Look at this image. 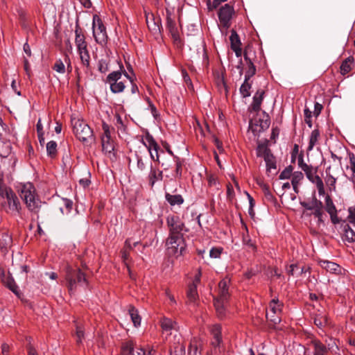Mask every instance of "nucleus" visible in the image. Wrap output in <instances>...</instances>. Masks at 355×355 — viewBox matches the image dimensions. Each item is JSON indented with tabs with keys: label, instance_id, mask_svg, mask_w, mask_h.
Instances as JSON below:
<instances>
[{
	"label": "nucleus",
	"instance_id": "nucleus-63",
	"mask_svg": "<svg viewBox=\"0 0 355 355\" xmlns=\"http://www.w3.org/2000/svg\"><path fill=\"white\" fill-rule=\"evenodd\" d=\"M84 334L83 331L80 327H77L76 329V337H77V343H80L82 342V338H83Z\"/></svg>",
	"mask_w": 355,
	"mask_h": 355
},
{
	"label": "nucleus",
	"instance_id": "nucleus-20",
	"mask_svg": "<svg viewBox=\"0 0 355 355\" xmlns=\"http://www.w3.org/2000/svg\"><path fill=\"white\" fill-rule=\"evenodd\" d=\"M231 49L235 52L237 58H240L242 55L241 42L239 35L234 30H232L230 37Z\"/></svg>",
	"mask_w": 355,
	"mask_h": 355
},
{
	"label": "nucleus",
	"instance_id": "nucleus-26",
	"mask_svg": "<svg viewBox=\"0 0 355 355\" xmlns=\"http://www.w3.org/2000/svg\"><path fill=\"white\" fill-rule=\"evenodd\" d=\"M312 345L313 347V355H325L328 352L329 348L318 340H313Z\"/></svg>",
	"mask_w": 355,
	"mask_h": 355
},
{
	"label": "nucleus",
	"instance_id": "nucleus-28",
	"mask_svg": "<svg viewBox=\"0 0 355 355\" xmlns=\"http://www.w3.org/2000/svg\"><path fill=\"white\" fill-rule=\"evenodd\" d=\"M283 304L278 299H273L270 301L266 311L270 313L281 314Z\"/></svg>",
	"mask_w": 355,
	"mask_h": 355
},
{
	"label": "nucleus",
	"instance_id": "nucleus-36",
	"mask_svg": "<svg viewBox=\"0 0 355 355\" xmlns=\"http://www.w3.org/2000/svg\"><path fill=\"white\" fill-rule=\"evenodd\" d=\"M320 137V132L318 130L315 129L312 130L310 138H309V146L307 148L308 151H311L313 150V147L315 146L318 141V138Z\"/></svg>",
	"mask_w": 355,
	"mask_h": 355
},
{
	"label": "nucleus",
	"instance_id": "nucleus-57",
	"mask_svg": "<svg viewBox=\"0 0 355 355\" xmlns=\"http://www.w3.org/2000/svg\"><path fill=\"white\" fill-rule=\"evenodd\" d=\"M349 168L354 175L355 173V155L354 153L349 154Z\"/></svg>",
	"mask_w": 355,
	"mask_h": 355
},
{
	"label": "nucleus",
	"instance_id": "nucleus-50",
	"mask_svg": "<svg viewBox=\"0 0 355 355\" xmlns=\"http://www.w3.org/2000/svg\"><path fill=\"white\" fill-rule=\"evenodd\" d=\"M98 69L100 72L106 73L109 69L107 61L104 59L100 60L98 63Z\"/></svg>",
	"mask_w": 355,
	"mask_h": 355
},
{
	"label": "nucleus",
	"instance_id": "nucleus-22",
	"mask_svg": "<svg viewBox=\"0 0 355 355\" xmlns=\"http://www.w3.org/2000/svg\"><path fill=\"white\" fill-rule=\"evenodd\" d=\"M320 266L325 269L327 272L338 274L341 271L340 266L334 262H331L327 260H320L319 261Z\"/></svg>",
	"mask_w": 355,
	"mask_h": 355
},
{
	"label": "nucleus",
	"instance_id": "nucleus-14",
	"mask_svg": "<svg viewBox=\"0 0 355 355\" xmlns=\"http://www.w3.org/2000/svg\"><path fill=\"white\" fill-rule=\"evenodd\" d=\"M234 10L233 6L227 3L221 7L218 11V18L220 24L226 28H228L231 25V19Z\"/></svg>",
	"mask_w": 355,
	"mask_h": 355
},
{
	"label": "nucleus",
	"instance_id": "nucleus-48",
	"mask_svg": "<svg viewBox=\"0 0 355 355\" xmlns=\"http://www.w3.org/2000/svg\"><path fill=\"white\" fill-rule=\"evenodd\" d=\"M266 318L268 320L271 321L274 324H277L280 322L281 318L279 314L270 313L266 311Z\"/></svg>",
	"mask_w": 355,
	"mask_h": 355
},
{
	"label": "nucleus",
	"instance_id": "nucleus-38",
	"mask_svg": "<svg viewBox=\"0 0 355 355\" xmlns=\"http://www.w3.org/2000/svg\"><path fill=\"white\" fill-rule=\"evenodd\" d=\"M103 150L105 153H111L114 150L113 141L110 138L101 139Z\"/></svg>",
	"mask_w": 355,
	"mask_h": 355
},
{
	"label": "nucleus",
	"instance_id": "nucleus-9",
	"mask_svg": "<svg viewBox=\"0 0 355 355\" xmlns=\"http://www.w3.org/2000/svg\"><path fill=\"white\" fill-rule=\"evenodd\" d=\"M168 253L175 256L182 254L184 250L183 236H169L166 243Z\"/></svg>",
	"mask_w": 355,
	"mask_h": 355
},
{
	"label": "nucleus",
	"instance_id": "nucleus-46",
	"mask_svg": "<svg viewBox=\"0 0 355 355\" xmlns=\"http://www.w3.org/2000/svg\"><path fill=\"white\" fill-rule=\"evenodd\" d=\"M176 324L169 318H164L162 321V327L164 330H170L175 328Z\"/></svg>",
	"mask_w": 355,
	"mask_h": 355
},
{
	"label": "nucleus",
	"instance_id": "nucleus-24",
	"mask_svg": "<svg viewBox=\"0 0 355 355\" xmlns=\"http://www.w3.org/2000/svg\"><path fill=\"white\" fill-rule=\"evenodd\" d=\"M265 92L262 89L257 91L253 96V101L250 105L252 110L254 112H259L261 109V105L263 100Z\"/></svg>",
	"mask_w": 355,
	"mask_h": 355
},
{
	"label": "nucleus",
	"instance_id": "nucleus-53",
	"mask_svg": "<svg viewBox=\"0 0 355 355\" xmlns=\"http://www.w3.org/2000/svg\"><path fill=\"white\" fill-rule=\"evenodd\" d=\"M174 164L175 165V174L173 175V176L175 178L181 177L182 170V164L180 162V159L178 157L176 159Z\"/></svg>",
	"mask_w": 355,
	"mask_h": 355
},
{
	"label": "nucleus",
	"instance_id": "nucleus-2",
	"mask_svg": "<svg viewBox=\"0 0 355 355\" xmlns=\"http://www.w3.org/2000/svg\"><path fill=\"white\" fill-rule=\"evenodd\" d=\"M20 197L29 211L34 213L39 211L42 202L37 196L35 188L33 184L28 182L21 185Z\"/></svg>",
	"mask_w": 355,
	"mask_h": 355
},
{
	"label": "nucleus",
	"instance_id": "nucleus-11",
	"mask_svg": "<svg viewBox=\"0 0 355 355\" xmlns=\"http://www.w3.org/2000/svg\"><path fill=\"white\" fill-rule=\"evenodd\" d=\"M142 143L146 147V152L149 153L151 159L155 162H159L158 155V149L159 147L153 137L147 132L142 138Z\"/></svg>",
	"mask_w": 355,
	"mask_h": 355
},
{
	"label": "nucleus",
	"instance_id": "nucleus-56",
	"mask_svg": "<svg viewBox=\"0 0 355 355\" xmlns=\"http://www.w3.org/2000/svg\"><path fill=\"white\" fill-rule=\"evenodd\" d=\"M102 128H103V135L101 137V139H105L106 137L107 138H110L111 135H110V126L107 123L103 122V124H102Z\"/></svg>",
	"mask_w": 355,
	"mask_h": 355
},
{
	"label": "nucleus",
	"instance_id": "nucleus-40",
	"mask_svg": "<svg viewBox=\"0 0 355 355\" xmlns=\"http://www.w3.org/2000/svg\"><path fill=\"white\" fill-rule=\"evenodd\" d=\"M324 208L328 214L337 211L336 207L331 198L329 195H327L325 197Z\"/></svg>",
	"mask_w": 355,
	"mask_h": 355
},
{
	"label": "nucleus",
	"instance_id": "nucleus-19",
	"mask_svg": "<svg viewBox=\"0 0 355 355\" xmlns=\"http://www.w3.org/2000/svg\"><path fill=\"white\" fill-rule=\"evenodd\" d=\"M166 28L175 41L179 40V32L176 26L174 17L169 10H166Z\"/></svg>",
	"mask_w": 355,
	"mask_h": 355
},
{
	"label": "nucleus",
	"instance_id": "nucleus-15",
	"mask_svg": "<svg viewBox=\"0 0 355 355\" xmlns=\"http://www.w3.org/2000/svg\"><path fill=\"white\" fill-rule=\"evenodd\" d=\"M148 154L146 150H137L135 152V159L137 163V169L139 171H145L148 166H150L151 158L148 157Z\"/></svg>",
	"mask_w": 355,
	"mask_h": 355
},
{
	"label": "nucleus",
	"instance_id": "nucleus-47",
	"mask_svg": "<svg viewBox=\"0 0 355 355\" xmlns=\"http://www.w3.org/2000/svg\"><path fill=\"white\" fill-rule=\"evenodd\" d=\"M293 174V168L291 166H289L284 168L283 171L280 173L279 178L280 180H286L289 179Z\"/></svg>",
	"mask_w": 355,
	"mask_h": 355
},
{
	"label": "nucleus",
	"instance_id": "nucleus-41",
	"mask_svg": "<svg viewBox=\"0 0 355 355\" xmlns=\"http://www.w3.org/2000/svg\"><path fill=\"white\" fill-rule=\"evenodd\" d=\"M47 155L51 157H55L57 154V143L54 141H50L46 144Z\"/></svg>",
	"mask_w": 355,
	"mask_h": 355
},
{
	"label": "nucleus",
	"instance_id": "nucleus-54",
	"mask_svg": "<svg viewBox=\"0 0 355 355\" xmlns=\"http://www.w3.org/2000/svg\"><path fill=\"white\" fill-rule=\"evenodd\" d=\"M227 0H213L212 2L208 1L207 6L209 10H211L216 9L220 3L227 1Z\"/></svg>",
	"mask_w": 355,
	"mask_h": 355
},
{
	"label": "nucleus",
	"instance_id": "nucleus-61",
	"mask_svg": "<svg viewBox=\"0 0 355 355\" xmlns=\"http://www.w3.org/2000/svg\"><path fill=\"white\" fill-rule=\"evenodd\" d=\"M349 212L348 220L350 223L355 225V207L354 209L349 208Z\"/></svg>",
	"mask_w": 355,
	"mask_h": 355
},
{
	"label": "nucleus",
	"instance_id": "nucleus-27",
	"mask_svg": "<svg viewBox=\"0 0 355 355\" xmlns=\"http://www.w3.org/2000/svg\"><path fill=\"white\" fill-rule=\"evenodd\" d=\"M314 324L319 328H322L327 325L328 318L324 312L315 313L313 318Z\"/></svg>",
	"mask_w": 355,
	"mask_h": 355
},
{
	"label": "nucleus",
	"instance_id": "nucleus-44",
	"mask_svg": "<svg viewBox=\"0 0 355 355\" xmlns=\"http://www.w3.org/2000/svg\"><path fill=\"white\" fill-rule=\"evenodd\" d=\"M256 73V67L251 60L248 62V69L245 71V78L250 79Z\"/></svg>",
	"mask_w": 355,
	"mask_h": 355
},
{
	"label": "nucleus",
	"instance_id": "nucleus-31",
	"mask_svg": "<svg viewBox=\"0 0 355 355\" xmlns=\"http://www.w3.org/2000/svg\"><path fill=\"white\" fill-rule=\"evenodd\" d=\"M291 184L295 192H298V184L304 178V175L300 171H295L291 176Z\"/></svg>",
	"mask_w": 355,
	"mask_h": 355
},
{
	"label": "nucleus",
	"instance_id": "nucleus-62",
	"mask_svg": "<svg viewBox=\"0 0 355 355\" xmlns=\"http://www.w3.org/2000/svg\"><path fill=\"white\" fill-rule=\"evenodd\" d=\"M329 214L330 216L331 220L332 223L336 225V224H338L340 223V220L338 216L337 211H334L332 213H329Z\"/></svg>",
	"mask_w": 355,
	"mask_h": 355
},
{
	"label": "nucleus",
	"instance_id": "nucleus-10",
	"mask_svg": "<svg viewBox=\"0 0 355 355\" xmlns=\"http://www.w3.org/2000/svg\"><path fill=\"white\" fill-rule=\"evenodd\" d=\"M122 73L119 71H112L106 79V83L110 85L112 92L114 94L123 92L125 85L123 80H121Z\"/></svg>",
	"mask_w": 355,
	"mask_h": 355
},
{
	"label": "nucleus",
	"instance_id": "nucleus-43",
	"mask_svg": "<svg viewBox=\"0 0 355 355\" xmlns=\"http://www.w3.org/2000/svg\"><path fill=\"white\" fill-rule=\"evenodd\" d=\"M11 153V147L9 144L0 142V156L7 157Z\"/></svg>",
	"mask_w": 355,
	"mask_h": 355
},
{
	"label": "nucleus",
	"instance_id": "nucleus-58",
	"mask_svg": "<svg viewBox=\"0 0 355 355\" xmlns=\"http://www.w3.org/2000/svg\"><path fill=\"white\" fill-rule=\"evenodd\" d=\"M123 74L126 77L127 79L130 80V83H132V87H131L132 94L137 93L139 92V88L136 84L133 83V80H132V78L127 73V72L125 71L123 72Z\"/></svg>",
	"mask_w": 355,
	"mask_h": 355
},
{
	"label": "nucleus",
	"instance_id": "nucleus-4",
	"mask_svg": "<svg viewBox=\"0 0 355 355\" xmlns=\"http://www.w3.org/2000/svg\"><path fill=\"white\" fill-rule=\"evenodd\" d=\"M75 44L82 64L87 69L90 65V55L84 33L78 24L75 27Z\"/></svg>",
	"mask_w": 355,
	"mask_h": 355
},
{
	"label": "nucleus",
	"instance_id": "nucleus-18",
	"mask_svg": "<svg viewBox=\"0 0 355 355\" xmlns=\"http://www.w3.org/2000/svg\"><path fill=\"white\" fill-rule=\"evenodd\" d=\"M121 355H145V352L142 348L136 347L133 341L128 340L122 345Z\"/></svg>",
	"mask_w": 355,
	"mask_h": 355
},
{
	"label": "nucleus",
	"instance_id": "nucleus-45",
	"mask_svg": "<svg viewBox=\"0 0 355 355\" xmlns=\"http://www.w3.org/2000/svg\"><path fill=\"white\" fill-rule=\"evenodd\" d=\"M6 284L10 291H12L16 295L19 296V288L12 279H8Z\"/></svg>",
	"mask_w": 355,
	"mask_h": 355
},
{
	"label": "nucleus",
	"instance_id": "nucleus-49",
	"mask_svg": "<svg viewBox=\"0 0 355 355\" xmlns=\"http://www.w3.org/2000/svg\"><path fill=\"white\" fill-rule=\"evenodd\" d=\"M53 69L60 73H64L65 72V66L61 60H58L55 62Z\"/></svg>",
	"mask_w": 355,
	"mask_h": 355
},
{
	"label": "nucleus",
	"instance_id": "nucleus-16",
	"mask_svg": "<svg viewBox=\"0 0 355 355\" xmlns=\"http://www.w3.org/2000/svg\"><path fill=\"white\" fill-rule=\"evenodd\" d=\"M323 208L322 202L317 198H315V207L312 210V214L317 218V225L318 227L324 226V221L327 218V215Z\"/></svg>",
	"mask_w": 355,
	"mask_h": 355
},
{
	"label": "nucleus",
	"instance_id": "nucleus-52",
	"mask_svg": "<svg viewBox=\"0 0 355 355\" xmlns=\"http://www.w3.org/2000/svg\"><path fill=\"white\" fill-rule=\"evenodd\" d=\"M222 251L223 249L221 248H212L209 251V256L214 259L219 258Z\"/></svg>",
	"mask_w": 355,
	"mask_h": 355
},
{
	"label": "nucleus",
	"instance_id": "nucleus-33",
	"mask_svg": "<svg viewBox=\"0 0 355 355\" xmlns=\"http://www.w3.org/2000/svg\"><path fill=\"white\" fill-rule=\"evenodd\" d=\"M330 169V166L328 167V168L326 171L327 176L325 178V183L327 186L329 187V190L330 192H336V184L337 179L334 177L332 175L328 173V170Z\"/></svg>",
	"mask_w": 355,
	"mask_h": 355
},
{
	"label": "nucleus",
	"instance_id": "nucleus-25",
	"mask_svg": "<svg viewBox=\"0 0 355 355\" xmlns=\"http://www.w3.org/2000/svg\"><path fill=\"white\" fill-rule=\"evenodd\" d=\"M12 240L11 236L7 232H0V247L4 252L12 245Z\"/></svg>",
	"mask_w": 355,
	"mask_h": 355
},
{
	"label": "nucleus",
	"instance_id": "nucleus-8",
	"mask_svg": "<svg viewBox=\"0 0 355 355\" xmlns=\"http://www.w3.org/2000/svg\"><path fill=\"white\" fill-rule=\"evenodd\" d=\"M66 279L67 281L68 288L70 292H72L76 289L77 284L87 285L85 275L80 269L73 270L71 268H68Z\"/></svg>",
	"mask_w": 355,
	"mask_h": 355
},
{
	"label": "nucleus",
	"instance_id": "nucleus-30",
	"mask_svg": "<svg viewBox=\"0 0 355 355\" xmlns=\"http://www.w3.org/2000/svg\"><path fill=\"white\" fill-rule=\"evenodd\" d=\"M166 201L171 205H180L184 202V199L181 195H171L170 193H166L165 196Z\"/></svg>",
	"mask_w": 355,
	"mask_h": 355
},
{
	"label": "nucleus",
	"instance_id": "nucleus-55",
	"mask_svg": "<svg viewBox=\"0 0 355 355\" xmlns=\"http://www.w3.org/2000/svg\"><path fill=\"white\" fill-rule=\"evenodd\" d=\"M270 121L268 115L266 116V119L260 120V130H265L270 126Z\"/></svg>",
	"mask_w": 355,
	"mask_h": 355
},
{
	"label": "nucleus",
	"instance_id": "nucleus-21",
	"mask_svg": "<svg viewBox=\"0 0 355 355\" xmlns=\"http://www.w3.org/2000/svg\"><path fill=\"white\" fill-rule=\"evenodd\" d=\"M148 179L150 186L153 187L156 182L162 180L163 173L162 171L153 167L152 164H150V171L148 173Z\"/></svg>",
	"mask_w": 355,
	"mask_h": 355
},
{
	"label": "nucleus",
	"instance_id": "nucleus-6",
	"mask_svg": "<svg viewBox=\"0 0 355 355\" xmlns=\"http://www.w3.org/2000/svg\"><path fill=\"white\" fill-rule=\"evenodd\" d=\"M73 130L76 137L82 141H88L93 139V131L82 119H72Z\"/></svg>",
	"mask_w": 355,
	"mask_h": 355
},
{
	"label": "nucleus",
	"instance_id": "nucleus-29",
	"mask_svg": "<svg viewBox=\"0 0 355 355\" xmlns=\"http://www.w3.org/2000/svg\"><path fill=\"white\" fill-rule=\"evenodd\" d=\"M354 59L353 56H349L341 64L340 73L345 75L352 70V66L354 64Z\"/></svg>",
	"mask_w": 355,
	"mask_h": 355
},
{
	"label": "nucleus",
	"instance_id": "nucleus-5",
	"mask_svg": "<svg viewBox=\"0 0 355 355\" xmlns=\"http://www.w3.org/2000/svg\"><path fill=\"white\" fill-rule=\"evenodd\" d=\"M0 196L5 198V200L2 202V207L6 212L13 216L20 214V202L12 189L8 188Z\"/></svg>",
	"mask_w": 355,
	"mask_h": 355
},
{
	"label": "nucleus",
	"instance_id": "nucleus-3",
	"mask_svg": "<svg viewBox=\"0 0 355 355\" xmlns=\"http://www.w3.org/2000/svg\"><path fill=\"white\" fill-rule=\"evenodd\" d=\"M299 167L305 173L307 179L314 184L320 196L325 194V189L322 178L317 174L318 167L308 165L304 162L303 156L300 155L297 159Z\"/></svg>",
	"mask_w": 355,
	"mask_h": 355
},
{
	"label": "nucleus",
	"instance_id": "nucleus-32",
	"mask_svg": "<svg viewBox=\"0 0 355 355\" xmlns=\"http://www.w3.org/2000/svg\"><path fill=\"white\" fill-rule=\"evenodd\" d=\"M250 79L245 78L243 84L240 87L239 91L243 98L249 97L251 95L250 89L252 87V83H250Z\"/></svg>",
	"mask_w": 355,
	"mask_h": 355
},
{
	"label": "nucleus",
	"instance_id": "nucleus-37",
	"mask_svg": "<svg viewBox=\"0 0 355 355\" xmlns=\"http://www.w3.org/2000/svg\"><path fill=\"white\" fill-rule=\"evenodd\" d=\"M128 312L134 325L135 327L139 326L141 324V317L139 315L138 311L134 306H130Z\"/></svg>",
	"mask_w": 355,
	"mask_h": 355
},
{
	"label": "nucleus",
	"instance_id": "nucleus-60",
	"mask_svg": "<svg viewBox=\"0 0 355 355\" xmlns=\"http://www.w3.org/2000/svg\"><path fill=\"white\" fill-rule=\"evenodd\" d=\"M315 198H314L313 199V200L311 201V203H308V202H301L300 204L301 205L305 208L306 210H310V211H312L313 209L315 207Z\"/></svg>",
	"mask_w": 355,
	"mask_h": 355
},
{
	"label": "nucleus",
	"instance_id": "nucleus-17",
	"mask_svg": "<svg viewBox=\"0 0 355 355\" xmlns=\"http://www.w3.org/2000/svg\"><path fill=\"white\" fill-rule=\"evenodd\" d=\"M146 21L148 29L155 35L161 33V20L159 17L155 18L153 13L146 12Z\"/></svg>",
	"mask_w": 355,
	"mask_h": 355
},
{
	"label": "nucleus",
	"instance_id": "nucleus-12",
	"mask_svg": "<svg viewBox=\"0 0 355 355\" xmlns=\"http://www.w3.org/2000/svg\"><path fill=\"white\" fill-rule=\"evenodd\" d=\"M166 222L169 227V236H183L181 232L184 228V225L178 216H169Z\"/></svg>",
	"mask_w": 355,
	"mask_h": 355
},
{
	"label": "nucleus",
	"instance_id": "nucleus-51",
	"mask_svg": "<svg viewBox=\"0 0 355 355\" xmlns=\"http://www.w3.org/2000/svg\"><path fill=\"white\" fill-rule=\"evenodd\" d=\"M243 242L244 245H245L248 248L249 250H252V251H254L256 250V246L254 242L250 239L248 235L243 236Z\"/></svg>",
	"mask_w": 355,
	"mask_h": 355
},
{
	"label": "nucleus",
	"instance_id": "nucleus-1",
	"mask_svg": "<svg viewBox=\"0 0 355 355\" xmlns=\"http://www.w3.org/2000/svg\"><path fill=\"white\" fill-rule=\"evenodd\" d=\"M230 282V279L228 277H225L220 280L218 286V295L214 298V304L216 313L220 318H223L225 315V307L230 297V293L229 291Z\"/></svg>",
	"mask_w": 355,
	"mask_h": 355
},
{
	"label": "nucleus",
	"instance_id": "nucleus-13",
	"mask_svg": "<svg viewBox=\"0 0 355 355\" xmlns=\"http://www.w3.org/2000/svg\"><path fill=\"white\" fill-rule=\"evenodd\" d=\"M202 272L201 269L198 268L197 273L195 275L194 279L192 284L189 285L188 290L187 292V296L189 302L195 303L198 299V293L197 291V287L200 283Z\"/></svg>",
	"mask_w": 355,
	"mask_h": 355
},
{
	"label": "nucleus",
	"instance_id": "nucleus-42",
	"mask_svg": "<svg viewBox=\"0 0 355 355\" xmlns=\"http://www.w3.org/2000/svg\"><path fill=\"white\" fill-rule=\"evenodd\" d=\"M264 161L266 162L268 171H270L271 169L276 168L275 157L272 153L269 155H266V157L264 158Z\"/></svg>",
	"mask_w": 355,
	"mask_h": 355
},
{
	"label": "nucleus",
	"instance_id": "nucleus-7",
	"mask_svg": "<svg viewBox=\"0 0 355 355\" xmlns=\"http://www.w3.org/2000/svg\"><path fill=\"white\" fill-rule=\"evenodd\" d=\"M92 31L94 40L98 44L104 45L107 43V35L105 26L97 15L93 16Z\"/></svg>",
	"mask_w": 355,
	"mask_h": 355
},
{
	"label": "nucleus",
	"instance_id": "nucleus-23",
	"mask_svg": "<svg viewBox=\"0 0 355 355\" xmlns=\"http://www.w3.org/2000/svg\"><path fill=\"white\" fill-rule=\"evenodd\" d=\"M211 334L213 336L211 345L214 347H218L222 341L221 327L220 324H214L211 327Z\"/></svg>",
	"mask_w": 355,
	"mask_h": 355
},
{
	"label": "nucleus",
	"instance_id": "nucleus-39",
	"mask_svg": "<svg viewBox=\"0 0 355 355\" xmlns=\"http://www.w3.org/2000/svg\"><path fill=\"white\" fill-rule=\"evenodd\" d=\"M177 158H178L177 157H164V158H163L162 159V161L159 160V162H158L159 164H161V166H162V167H163L164 170L166 171V170H168L169 168H171L173 164H175V162Z\"/></svg>",
	"mask_w": 355,
	"mask_h": 355
},
{
	"label": "nucleus",
	"instance_id": "nucleus-59",
	"mask_svg": "<svg viewBox=\"0 0 355 355\" xmlns=\"http://www.w3.org/2000/svg\"><path fill=\"white\" fill-rule=\"evenodd\" d=\"M234 191L232 185L227 184V198L230 201H232L234 198Z\"/></svg>",
	"mask_w": 355,
	"mask_h": 355
},
{
	"label": "nucleus",
	"instance_id": "nucleus-64",
	"mask_svg": "<svg viewBox=\"0 0 355 355\" xmlns=\"http://www.w3.org/2000/svg\"><path fill=\"white\" fill-rule=\"evenodd\" d=\"M28 355H38L36 349L33 347V346L29 342L27 346Z\"/></svg>",
	"mask_w": 355,
	"mask_h": 355
},
{
	"label": "nucleus",
	"instance_id": "nucleus-34",
	"mask_svg": "<svg viewBox=\"0 0 355 355\" xmlns=\"http://www.w3.org/2000/svg\"><path fill=\"white\" fill-rule=\"evenodd\" d=\"M343 237L349 243L355 241V232L351 228L349 224L343 225Z\"/></svg>",
	"mask_w": 355,
	"mask_h": 355
},
{
	"label": "nucleus",
	"instance_id": "nucleus-35",
	"mask_svg": "<svg viewBox=\"0 0 355 355\" xmlns=\"http://www.w3.org/2000/svg\"><path fill=\"white\" fill-rule=\"evenodd\" d=\"M257 157H266V155H270L272 153L268 148L266 144H259L256 149Z\"/></svg>",
	"mask_w": 355,
	"mask_h": 355
}]
</instances>
